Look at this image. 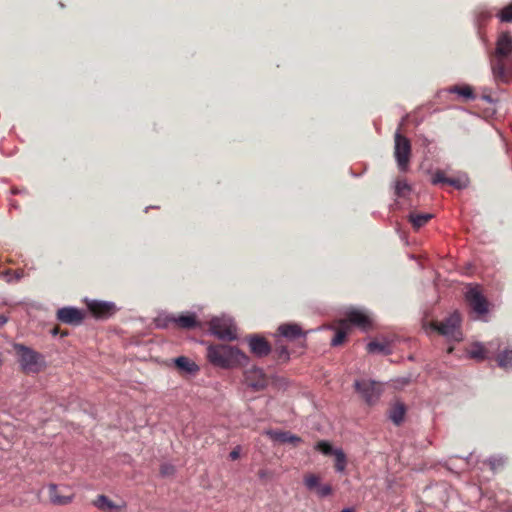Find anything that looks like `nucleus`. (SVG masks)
I'll list each match as a JSON object with an SVG mask.
<instances>
[{
	"label": "nucleus",
	"mask_w": 512,
	"mask_h": 512,
	"mask_svg": "<svg viewBox=\"0 0 512 512\" xmlns=\"http://www.w3.org/2000/svg\"><path fill=\"white\" fill-rule=\"evenodd\" d=\"M52 333H53L54 335H56V334L58 333V328H54V329L52 330Z\"/></svg>",
	"instance_id": "obj_43"
},
{
	"label": "nucleus",
	"mask_w": 512,
	"mask_h": 512,
	"mask_svg": "<svg viewBox=\"0 0 512 512\" xmlns=\"http://www.w3.org/2000/svg\"><path fill=\"white\" fill-rule=\"evenodd\" d=\"M276 352L278 354V359L281 361H287L289 359V354L287 348L285 346H279L276 348Z\"/></svg>",
	"instance_id": "obj_36"
},
{
	"label": "nucleus",
	"mask_w": 512,
	"mask_h": 512,
	"mask_svg": "<svg viewBox=\"0 0 512 512\" xmlns=\"http://www.w3.org/2000/svg\"><path fill=\"white\" fill-rule=\"evenodd\" d=\"M411 191V186L405 179H397L395 182V195L397 197H406Z\"/></svg>",
	"instance_id": "obj_27"
},
{
	"label": "nucleus",
	"mask_w": 512,
	"mask_h": 512,
	"mask_svg": "<svg viewBox=\"0 0 512 512\" xmlns=\"http://www.w3.org/2000/svg\"><path fill=\"white\" fill-rule=\"evenodd\" d=\"M461 322V314L458 311H454L443 321L432 322L431 327L434 330H436L439 334L459 342L463 338L461 331Z\"/></svg>",
	"instance_id": "obj_3"
},
{
	"label": "nucleus",
	"mask_w": 512,
	"mask_h": 512,
	"mask_svg": "<svg viewBox=\"0 0 512 512\" xmlns=\"http://www.w3.org/2000/svg\"><path fill=\"white\" fill-rule=\"evenodd\" d=\"M94 505L105 512H121V507L116 505L105 495H99L94 501Z\"/></svg>",
	"instance_id": "obj_20"
},
{
	"label": "nucleus",
	"mask_w": 512,
	"mask_h": 512,
	"mask_svg": "<svg viewBox=\"0 0 512 512\" xmlns=\"http://www.w3.org/2000/svg\"><path fill=\"white\" fill-rule=\"evenodd\" d=\"M490 66L497 83L512 81V37L509 32L499 34L495 51L490 57Z\"/></svg>",
	"instance_id": "obj_1"
},
{
	"label": "nucleus",
	"mask_w": 512,
	"mask_h": 512,
	"mask_svg": "<svg viewBox=\"0 0 512 512\" xmlns=\"http://www.w3.org/2000/svg\"><path fill=\"white\" fill-rule=\"evenodd\" d=\"M470 358L483 361L488 357V350L480 343L473 344L468 350Z\"/></svg>",
	"instance_id": "obj_23"
},
{
	"label": "nucleus",
	"mask_w": 512,
	"mask_h": 512,
	"mask_svg": "<svg viewBox=\"0 0 512 512\" xmlns=\"http://www.w3.org/2000/svg\"><path fill=\"white\" fill-rule=\"evenodd\" d=\"M245 381L248 386L259 391L268 385L269 379L262 369L253 367L245 372Z\"/></svg>",
	"instance_id": "obj_9"
},
{
	"label": "nucleus",
	"mask_w": 512,
	"mask_h": 512,
	"mask_svg": "<svg viewBox=\"0 0 512 512\" xmlns=\"http://www.w3.org/2000/svg\"><path fill=\"white\" fill-rule=\"evenodd\" d=\"M240 451H241L240 446H237L236 448H234L229 454L230 459L237 460L240 457Z\"/></svg>",
	"instance_id": "obj_37"
},
{
	"label": "nucleus",
	"mask_w": 512,
	"mask_h": 512,
	"mask_svg": "<svg viewBox=\"0 0 512 512\" xmlns=\"http://www.w3.org/2000/svg\"><path fill=\"white\" fill-rule=\"evenodd\" d=\"M318 497L325 498L333 493V488L330 484H320L319 488L315 492Z\"/></svg>",
	"instance_id": "obj_33"
},
{
	"label": "nucleus",
	"mask_w": 512,
	"mask_h": 512,
	"mask_svg": "<svg viewBox=\"0 0 512 512\" xmlns=\"http://www.w3.org/2000/svg\"><path fill=\"white\" fill-rule=\"evenodd\" d=\"M448 179L443 171L437 170L432 177V184H447Z\"/></svg>",
	"instance_id": "obj_34"
},
{
	"label": "nucleus",
	"mask_w": 512,
	"mask_h": 512,
	"mask_svg": "<svg viewBox=\"0 0 512 512\" xmlns=\"http://www.w3.org/2000/svg\"><path fill=\"white\" fill-rule=\"evenodd\" d=\"M354 386L368 405L375 404L382 392L380 383L375 381L357 380Z\"/></svg>",
	"instance_id": "obj_8"
},
{
	"label": "nucleus",
	"mask_w": 512,
	"mask_h": 512,
	"mask_svg": "<svg viewBox=\"0 0 512 512\" xmlns=\"http://www.w3.org/2000/svg\"><path fill=\"white\" fill-rule=\"evenodd\" d=\"M303 483L309 491L316 492L321 484V477L314 473H306L303 477Z\"/></svg>",
	"instance_id": "obj_24"
},
{
	"label": "nucleus",
	"mask_w": 512,
	"mask_h": 512,
	"mask_svg": "<svg viewBox=\"0 0 512 512\" xmlns=\"http://www.w3.org/2000/svg\"><path fill=\"white\" fill-rule=\"evenodd\" d=\"M345 320L349 324L350 328L351 325H355L366 330L372 325L370 317L363 311L357 309H352L349 312H347Z\"/></svg>",
	"instance_id": "obj_13"
},
{
	"label": "nucleus",
	"mask_w": 512,
	"mask_h": 512,
	"mask_svg": "<svg viewBox=\"0 0 512 512\" xmlns=\"http://www.w3.org/2000/svg\"><path fill=\"white\" fill-rule=\"evenodd\" d=\"M207 358L210 363L221 368H231L248 360L239 349L223 344L209 345Z\"/></svg>",
	"instance_id": "obj_2"
},
{
	"label": "nucleus",
	"mask_w": 512,
	"mask_h": 512,
	"mask_svg": "<svg viewBox=\"0 0 512 512\" xmlns=\"http://www.w3.org/2000/svg\"><path fill=\"white\" fill-rule=\"evenodd\" d=\"M367 351L369 353H382V354H390L391 349L388 343L379 342V341H371L367 344Z\"/></svg>",
	"instance_id": "obj_25"
},
{
	"label": "nucleus",
	"mask_w": 512,
	"mask_h": 512,
	"mask_svg": "<svg viewBox=\"0 0 512 512\" xmlns=\"http://www.w3.org/2000/svg\"><path fill=\"white\" fill-rule=\"evenodd\" d=\"M209 329L213 335L223 340H234L236 328L232 319L227 317H214L209 322Z\"/></svg>",
	"instance_id": "obj_7"
},
{
	"label": "nucleus",
	"mask_w": 512,
	"mask_h": 512,
	"mask_svg": "<svg viewBox=\"0 0 512 512\" xmlns=\"http://www.w3.org/2000/svg\"><path fill=\"white\" fill-rule=\"evenodd\" d=\"M394 156L400 171L406 172L410 163L411 143L407 137L401 135L399 132L395 134Z\"/></svg>",
	"instance_id": "obj_6"
},
{
	"label": "nucleus",
	"mask_w": 512,
	"mask_h": 512,
	"mask_svg": "<svg viewBox=\"0 0 512 512\" xmlns=\"http://www.w3.org/2000/svg\"><path fill=\"white\" fill-rule=\"evenodd\" d=\"M487 463H488L490 469L492 471L496 472L497 470L501 469L505 465L506 459L501 456H494V457L489 458Z\"/></svg>",
	"instance_id": "obj_30"
},
{
	"label": "nucleus",
	"mask_w": 512,
	"mask_h": 512,
	"mask_svg": "<svg viewBox=\"0 0 512 512\" xmlns=\"http://www.w3.org/2000/svg\"><path fill=\"white\" fill-rule=\"evenodd\" d=\"M170 320L173 321L179 328L182 329H193L196 328L199 324L194 313H187L181 314L179 316H174Z\"/></svg>",
	"instance_id": "obj_14"
},
{
	"label": "nucleus",
	"mask_w": 512,
	"mask_h": 512,
	"mask_svg": "<svg viewBox=\"0 0 512 512\" xmlns=\"http://www.w3.org/2000/svg\"><path fill=\"white\" fill-rule=\"evenodd\" d=\"M278 332L281 336L289 340L303 337L302 329L297 324H283L279 326Z\"/></svg>",
	"instance_id": "obj_15"
},
{
	"label": "nucleus",
	"mask_w": 512,
	"mask_h": 512,
	"mask_svg": "<svg viewBox=\"0 0 512 512\" xmlns=\"http://www.w3.org/2000/svg\"><path fill=\"white\" fill-rule=\"evenodd\" d=\"M11 275H12V271L11 270H5V271L1 272V276L4 279H6L7 282L11 281V278H10Z\"/></svg>",
	"instance_id": "obj_40"
},
{
	"label": "nucleus",
	"mask_w": 512,
	"mask_h": 512,
	"mask_svg": "<svg viewBox=\"0 0 512 512\" xmlns=\"http://www.w3.org/2000/svg\"><path fill=\"white\" fill-rule=\"evenodd\" d=\"M451 91L457 93L458 95L464 97L465 99H475L474 91L468 85L454 86Z\"/></svg>",
	"instance_id": "obj_29"
},
{
	"label": "nucleus",
	"mask_w": 512,
	"mask_h": 512,
	"mask_svg": "<svg viewBox=\"0 0 512 512\" xmlns=\"http://www.w3.org/2000/svg\"><path fill=\"white\" fill-rule=\"evenodd\" d=\"M247 339L250 350L255 356L265 357L271 352V345L264 337L250 335Z\"/></svg>",
	"instance_id": "obj_12"
},
{
	"label": "nucleus",
	"mask_w": 512,
	"mask_h": 512,
	"mask_svg": "<svg viewBox=\"0 0 512 512\" xmlns=\"http://www.w3.org/2000/svg\"><path fill=\"white\" fill-rule=\"evenodd\" d=\"M406 414L405 405L401 402L394 403L389 409V419L395 424L400 425Z\"/></svg>",
	"instance_id": "obj_17"
},
{
	"label": "nucleus",
	"mask_w": 512,
	"mask_h": 512,
	"mask_svg": "<svg viewBox=\"0 0 512 512\" xmlns=\"http://www.w3.org/2000/svg\"><path fill=\"white\" fill-rule=\"evenodd\" d=\"M270 437H272L274 440L281 442V443H291L294 446H296L298 443L301 442V438L291 434L290 432H282V431H268L267 432Z\"/></svg>",
	"instance_id": "obj_18"
},
{
	"label": "nucleus",
	"mask_w": 512,
	"mask_h": 512,
	"mask_svg": "<svg viewBox=\"0 0 512 512\" xmlns=\"http://www.w3.org/2000/svg\"><path fill=\"white\" fill-rule=\"evenodd\" d=\"M334 456H335V469L336 471L338 472H343L346 468V464H347V461H346V455L344 454V452L340 449H336L334 451Z\"/></svg>",
	"instance_id": "obj_28"
},
{
	"label": "nucleus",
	"mask_w": 512,
	"mask_h": 512,
	"mask_svg": "<svg viewBox=\"0 0 512 512\" xmlns=\"http://www.w3.org/2000/svg\"><path fill=\"white\" fill-rule=\"evenodd\" d=\"M173 467L172 466H169V465H163L161 467V474L162 475H170L173 473Z\"/></svg>",
	"instance_id": "obj_38"
},
{
	"label": "nucleus",
	"mask_w": 512,
	"mask_h": 512,
	"mask_svg": "<svg viewBox=\"0 0 512 512\" xmlns=\"http://www.w3.org/2000/svg\"><path fill=\"white\" fill-rule=\"evenodd\" d=\"M14 348L19 356V362L22 370L25 373H37L40 371L42 359L41 354L23 344H16Z\"/></svg>",
	"instance_id": "obj_5"
},
{
	"label": "nucleus",
	"mask_w": 512,
	"mask_h": 512,
	"mask_svg": "<svg viewBox=\"0 0 512 512\" xmlns=\"http://www.w3.org/2000/svg\"><path fill=\"white\" fill-rule=\"evenodd\" d=\"M465 301L478 317H482L489 312L490 303L484 296L479 285L469 284L465 292Z\"/></svg>",
	"instance_id": "obj_4"
},
{
	"label": "nucleus",
	"mask_w": 512,
	"mask_h": 512,
	"mask_svg": "<svg viewBox=\"0 0 512 512\" xmlns=\"http://www.w3.org/2000/svg\"><path fill=\"white\" fill-rule=\"evenodd\" d=\"M498 17L502 22H512V2L498 13Z\"/></svg>",
	"instance_id": "obj_31"
},
{
	"label": "nucleus",
	"mask_w": 512,
	"mask_h": 512,
	"mask_svg": "<svg viewBox=\"0 0 512 512\" xmlns=\"http://www.w3.org/2000/svg\"><path fill=\"white\" fill-rule=\"evenodd\" d=\"M447 184L459 190L466 187V182L459 178H449Z\"/></svg>",
	"instance_id": "obj_35"
},
{
	"label": "nucleus",
	"mask_w": 512,
	"mask_h": 512,
	"mask_svg": "<svg viewBox=\"0 0 512 512\" xmlns=\"http://www.w3.org/2000/svg\"><path fill=\"white\" fill-rule=\"evenodd\" d=\"M85 318V312L75 307H63L57 311V319L65 324L79 325Z\"/></svg>",
	"instance_id": "obj_10"
},
{
	"label": "nucleus",
	"mask_w": 512,
	"mask_h": 512,
	"mask_svg": "<svg viewBox=\"0 0 512 512\" xmlns=\"http://www.w3.org/2000/svg\"><path fill=\"white\" fill-rule=\"evenodd\" d=\"M341 512H355L353 508H345Z\"/></svg>",
	"instance_id": "obj_42"
},
{
	"label": "nucleus",
	"mask_w": 512,
	"mask_h": 512,
	"mask_svg": "<svg viewBox=\"0 0 512 512\" xmlns=\"http://www.w3.org/2000/svg\"><path fill=\"white\" fill-rule=\"evenodd\" d=\"M7 322V318L4 315H0V326Z\"/></svg>",
	"instance_id": "obj_41"
},
{
	"label": "nucleus",
	"mask_w": 512,
	"mask_h": 512,
	"mask_svg": "<svg viewBox=\"0 0 512 512\" xmlns=\"http://www.w3.org/2000/svg\"><path fill=\"white\" fill-rule=\"evenodd\" d=\"M316 449L322 452L324 455H331L334 454V451L331 444L327 441H319L316 444Z\"/></svg>",
	"instance_id": "obj_32"
},
{
	"label": "nucleus",
	"mask_w": 512,
	"mask_h": 512,
	"mask_svg": "<svg viewBox=\"0 0 512 512\" xmlns=\"http://www.w3.org/2000/svg\"><path fill=\"white\" fill-rule=\"evenodd\" d=\"M432 218L433 214L430 213L411 212L409 214V221L415 230H418L426 225Z\"/></svg>",
	"instance_id": "obj_21"
},
{
	"label": "nucleus",
	"mask_w": 512,
	"mask_h": 512,
	"mask_svg": "<svg viewBox=\"0 0 512 512\" xmlns=\"http://www.w3.org/2000/svg\"><path fill=\"white\" fill-rule=\"evenodd\" d=\"M258 476H259V478H261V479L268 478V477H270V472H269L268 470L261 469V470H259V472H258Z\"/></svg>",
	"instance_id": "obj_39"
},
{
	"label": "nucleus",
	"mask_w": 512,
	"mask_h": 512,
	"mask_svg": "<svg viewBox=\"0 0 512 512\" xmlns=\"http://www.w3.org/2000/svg\"><path fill=\"white\" fill-rule=\"evenodd\" d=\"M49 499L53 504L56 505H65L71 502L72 497L67 495H62L58 491V487L55 484H50L48 487Z\"/></svg>",
	"instance_id": "obj_19"
},
{
	"label": "nucleus",
	"mask_w": 512,
	"mask_h": 512,
	"mask_svg": "<svg viewBox=\"0 0 512 512\" xmlns=\"http://www.w3.org/2000/svg\"><path fill=\"white\" fill-rule=\"evenodd\" d=\"M88 309L91 312V314L100 319H105L110 316H112L115 311L116 307L113 303L110 302H104V301H90L88 304Z\"/></svg>",
	"instance_id": "obj_11"
},
{
	"label": "nucleus",
	"mask_w": 512,
	"mask_h": 512,
	"mask_svg": "<svg viewBox=\"0 0 512 512\" xmlns=\"http://www.w3.org/2000/svg\"><path fill=\"white\" fill-rule=\"evenodd\" d=\"M350 332L349 324L346 320H340L339 328L336 331L334 338L332 339V346H339L344 343L347 335Z\"/></svg>",
	"instance_id": "obj_22"
},
{
	"label": "nucleus",
	"mask_w": 512,
	"mask_h": 512,
	"mask_svg": "<svg viewBox=\"0 0 512 512\" xmlns=\"http://www.w3.org/2000/svg\"><path fill=\"white\" fill-rule=\"evenodd\" d=\"M498 365L501 368H512V349H505L497 357Z\"/></svg>",
	"instance_id": "obj_26"
},
{
	"label": "nucleus",
	"mask_w": 512,
	"mask_h": 512,
	"mask_svg": "<svg viewBox=\"0 0 512 512\" xmlns=\"http://www.w3.org/2000/svg\"><path fill=\"white\" fill-rule=\"evenodd\" d=\"M174 364L179 371L189 374H195L199 371V366L188 357L180 356L174 359Z\"/></svg>",
	"instance_id": "obj_16"
}]
</instances>
